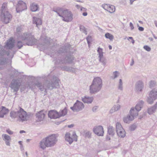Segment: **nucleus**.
<instances>
[{
    "instance_id": "f257e3e1",
    "label": "nucleus",
    "mask_w": 157,
    "mask_h": 157,
    "mask_svg": "<svg viewBox=\"0 0 157 157\" xmlns=\"http://www.w3.org/2000/svg\"><path fill=\"white\" fill-rule=\"evenodd\" d=\"M59 80L58 78L55 76H53L52 80L51 81L46 80L43 84L38 82L35 83V85L41 91H44L46 93L47 90H51L58 86L59 85Z\"/></svg>"
},
{
    "instance_id": "f03ea898",
    "label": "nucleus",
    "mask_w": 157,
    "mask_h": 157,
    "mask_svg": "<svg viewBox=\"0 0 157 157\" xmlns=\"http://www.w3.org/2000/svg\"><path fill=\"white\" fill-rule=\"evenodd\" d=\"M58 134H53L42 139L40 143V147L54 146L58 141Z\"/></svg>"
},
{
    "instance_id": "7ed1b4c3",
    "label": "nucleus",
    "mask_w": 157,
    "mask_h": 157,
    "mask_svg": "<svg viewBox=\"0 0 157 157\" xmlns=\"http://www.w3.org/2000/svg\"><path fill=\"white\" fill-rule=\"evenodd\" d=\"M7 3H3L0 9L1 21L5 24L9 23L12 18V15L7 10Z\"/></svg>"
},
{
    "instance_id": "20e7f679",
    "label": "nucleus",
    "mask_w": 157,
    "mask_h": 157,
    "mask_svg": "<svg viewBox=\"0 0 157 157\" xmlns=\"http://www.w3.org/2000/svg\"><path fill=\"white\" fill-rule=\"evenodd\" d=\"M57 46L55 45L52 46L49 54L51 57L54 58V60H56V57L59 55L69 51L71 45L70 44H67L61 47L58 51H57Z\"/></svg>"
},
{
    "instance_id": "39448f33",
    "label": "nucleus",
    "mask_w": 157,
    "mask_h": 157,
    "mask_svg": "<svg viewBox=\"0 0 157 157\" xmlns=\"http://www.w3.org/2000/svg\"><path fill=\"white\" fill-rule=\"evenodd\" d=\"M27 115L26 112L20 107L19 110L17 111H12L10 113V116L12 119L18 117L19 121L22 122L27 121Z\"/></svg>"
},
{
    "instance_id": "423d86ee",
    "label": "nucleus",
    "mask_w": 157,
    "mask_h": 157,
    "mask_svg": "<svg viewBox=\"0 0 157 157\" xmlns=\"http://www.w3.org/2000/svg\"><path fill=\"white\" fill-rule=\"evenodd\" d=\"M19 37L22 40L26 41V44L28 46H33L36 42V39L31 33H25L19 36Z\"/></svg>"
},
{
    "instance_id": "0eeeda50",
    "label": "nucleus",
    "mask_w": 157,
    "mask_h": 157,
    "mask_svg": "<svg viewBox=\"0 0 157 157\" xmlns=\"http://www.w3.org/2000/svg\"><path fill=\"white\" fill-rule=\"evenodd\" d=\"M157 99V91L155 89L152 90L149 94V96L147 99V102L150 104L153 103L154 101Z\"/></svg>"
},
{
    "instance_id": "6e6552de",
    "label": "nucleus",
    "mask_w": 157,
    "mask_h": 157,
    "mask_svg": "<svg viewBox=\"0 0 157 157\" xmlns=\"http://www.w3.org/2000/svg\"><path fill=\"white\" fill-rule=\"evenodd\" d=\"M73 16L71 11L66 9L64 10L61 17L63 18L62 20L63 21L68 22L72 20Z\"/></svg>"
},
{
    "instance_id": "1a4fd4ad",
    "label": "nucleus",
    "mask_w": 157,
    "mask_h": 157,
    "mask_svg": "<svg viewBox=\"0 0 157 157\" xmlns=\"http://www.w3.org/2000/svg\"><path fill=\"white\" fill-rule=\"evenodd\" d=\"M21 85V83L18 79H13L10 83L9 86L12 90H13L14 92L17 93L19 90Z\"/></svg>"
},
{
    "instance_id": "9d476101",
    "label": "nucleus",
    "mask_w": 157,
    "mask_h": 157,
    "mask_svg": "<svg viewBox=\"0 0 157 157\" xmlns=\"http://www.w3.org/2000/svg\"><path fill=\"white\" fill-rule=\"evenodd\" d=\"M84 107V105L83 103L77 100L73 106L71 107L70 109L73 112H78L82 110Z\"/></svg>"
},
{
    "instance_id": "9b49d317",
    "label": "nucleus",
    "mask_w": 157,
    "mask_h": 157,
    "mask_svg": "<svg viewBox=\"0 0 157 157\" xmlns=\"http://www.w3.org/2000/svg\"><path fill=\"white\" fill-rule=\"evenodd\" d=\"M116 132L117 135L120 137L123 138L125 136V131L121 124L117 122L116 124Z\"/></svg>"
},
{
    "instance_id": "f8f14e48",
    "label": "nucleus",
    "mask_w": 157,
    "mask_h": 157,
    "mask_svg": "<svg viewBox=\"0 0 157 157\" xmlns=\"http://www.w3.org/2000/svg\"><path fill=\"white\" fill-rule=\"evenodd\" d=\"M97 52L99 54L98 58L99 62L101 63V64L104 67H105L107 64V59L103 56L102 49L100 48H98Z\"/></svg>"
},
{
    "instance_id": "ddd939ff",
    "label": "nucleus",
    "mask_w": 157,
    "mask_h": 157,
    "mask_svg": "<svg viewBox=\"0 0 157 157\" xmlns=\"http://www.w3.org/2000/svg\"><path fill=\"white\" fill-rule=\"evenodd\" d=\"M72 137H71L70 134L69 132H67L65 134V140L69 142V144H71L73 140L77 141V136L75 132H72Z\"/></svg>"
},
{
    "instance_id": "4468645a",
    "label": "nucleus",
    "mask_w": 157,
    "mask_h": 157,
    "mask_svg": "<svg viewBox=\"0 0 157 157\" xmlns=\"http://www.w3.org/2000/svg\"><path fill=\"white\" fill-rule=\"evenodd\" d=\"M27 6L25 3L22 1H19L16 6L17 13H20L27 9Z\"/></svg>"
},
{
    "instance_id": "2eb2a0df",
    "label": "nucleus",
    "mask_w": 157,
    "mask_h": 157,
    "mask_svg": "<svg viewBox=\"0 0 157 157\" xmlns=\"http://www.w3.org/2000/svg\"><path fill=\"white\" fill-rule=\"evenodd\" d=\"M93 131L95 134L99 136H103L104 133L103 128L100 125L94 127Z\"/></svg>"
},
{
    "instance_id": "dca6fc26",
    "label": "nucleus",
    "mask_w": 157,
    "mask_h": 157,
    "mask_svg": "<svg viewBox=\"0 0 157 157\" xmlns=\"http://www.w3.org/2000/svg\"><path fill=\"white\" fill-rule=\"evenodd\" d=\"M102 87L91 84L90 86V92L92 94L97 93L100 90Z\"/></svg>"
},
{
    "instance_id": "f3484780",
    "label": "nucleus",
    "mask_w": 157,
    "mask_h": 157,
    "mask_svg": "<svg viewBox=\"0 0 157 157\" xmlns=\"http://www.w3.org/2000/svg\"><path fill=\"white\" fill-rule=\"evenodd\" d=\"M48 115L51 119H56L60 117L59 113L54 110H51L49 111Z\"/></svg>"
},
{
    "instance_id": "a211bd4d",
    "label": "nucleus",
    "mask_w": 157,
    "mask_h": 157,
    "mask_svg": "<svg viewBox=\"0 0 157 157\" xmlns=\"http://www.w3.org/2000/svg\"><path fill=\"white\" fill-rule=\"evenodd\" d=\"M74 57L73 56L70 54H67L65 58L63 59V62H62V63H72L73 62L74 60Z\"/></svg>"
},
{
    "instance_id": "6ab92c4d",
    "label": "nucleus",
    "mask_w": 157,
    "mask_h": 157,
    "mask_svg": "<svg viewBox=\"0 0 157 157\" xmlns=\"http://www.w3.org/2000/svg\"><path fill=\"white\" fill-rule=\"evenodd\" d=\"M14 40L13 38H11L7 40L6 46L8 49H11L14 47Z\"/></svg>"
},
{
    "instance_id": "aec40b11",
    "label": "nucleus",
    "mask_w": 157,
    "mask_h": 157,
    "mask_svg": "<svg viewBox=\"0 0 157 157\" xmlns=\"http://www.w3.org/2000/svg\"><path fill=\"white\" fill-rule=\"evenodd\" d=\"M92 84L95 85L96 86L102 87V80L100 77H97L96 78H95L93 81Z\"/></svg>"
},
{
    "instance_id": "412c9836",
    "label": "nucleus",
    "mask_w": 157,
    "mask_h": 157,
    "mask_svg": "<svg viewBox=\"0 0 157 157\" xmlns=\"http://www.w3.org/2000/svg\"><path fill=\"white\" fill-rule=\"evenodd\" d=\"M144 84L142 81H137L135 85V89L137 91L141 92L144 88Z\"/></svg>"
},
{
    "instance_id": "4be33fe9",
    "label": "nucleus",
    "mask_w": 157,
    "mask_h": 157,
    "mask_svg": "<svg viewBox=\"0 0 157 157\" xmlns=\"http://www.w3.org/2000/svg\"><path fill=\"white\" fill-rule=\"evenodd\" d=\"M45 115L43 111H40L36 114V118H37V121H42L45 117Z\"/></svg>"
},
{
    "instance_id": "5701e85b",
    "label": "nucleus",
    "mask_w": 157,
    "mask_h": 157,
    "mask_svg": "<svg viewBox=\"0 0 157 157\" xmlns=\"http://www.w3.org/2000/svg\"><path fill=\"white\" fill-rule=\"evenodd\" d=\"M9 112V109L4 106H2L0 109V117L3 118Z\"/></svg>"
},
{
    "instance_id": "b1692460",
    "label": "nucleus",
    "mask_w": 157,
    "mask_h": 157,
    "mask_svg": "<svg viewBox=\"0 0 157 157\" xmlns=\"http://www.w3.org/2000/svg\"><path fill=\"white\" fill-rule=\"evenodd\" d=\"M64 10L62 8L59 7L54 8L53 10V11L57 13L58 15L60 17L62 16Z\"/></svg>"
},
{
    "instance_id": "393cba45",
    "label": "nucleus",
    "mask_w": 157,
    "mask_h": 157,
    "mask_svg": "<svg viewBox=\"0 0 157 157\" xmlns=\"http://www.w3.org/2000/svg\"><path fill=\"white\" fill-rule=\"evenodd\" d=\"M33 24H36V26L39 28V26L42 24L41 20L39 18L34 17H33Z\"/></svg>"
},
{
    "instance_id": "a878e982",
    "label": "nucleus",
    "mask_w": 157,
    "mask_h": 157,
    "mask_svg": "<svg viewBox=\"0 0 157 157\" xmlns=\"http://www.w3.org/2000/svg\"><path fill=\"white\" fill-rule=\"evenodd\" d=\"M94 98L92 97L85 96L82 98V101L84 103L87 104L91 103L93 101Z\"/></svg>"
},
{
    "instance_id": "bb28decb",
    "label": "nucleus",
    "mask_w": 157,
    "mask_h": 157,
    "mask_svg": "<svg viewBox=\"0 0 157 157\" xmlns=\"http://www.w3.org/2000/svg\"><path fill=\"white\" fill-rule=\"evenodd\" d=\"M30 9L32 12H36L39 10V6L37 4L33 3L30 4Z\"/></svg>"
},
{
    "instance_id": "cd10ccee",
    "label": "nucleus",
    "mask_w": 157,
    "mask_h": 157,
    "mask_svg": "<svg viewBox=\"0 0 157 157\" xmlns=\"http://www.w3.org/2000/svg\"><path fill=\"white\" fill-rule=\"evenodd\" d=\"M157 109V102L155 105L151 108H148L147 109V112L149 114H152L154 113Z\"/></svg>"
},
{
    "instance_id": "c85d7f7f",
    "label": "nucleus",
    "mask_w": 157,
    "mask_h": 157,
    "mask_svg": "<svg viewBox=\"0 0 157 157\" xmlns=\"http://www.w3.org/2000/svg\"><path fill=\"white\" fill-rule=\"evenodd\" d=\"M61 68L63 71L72 72H75V69L72 67L64 66L61 67Z\"/></svg>"
},
{
    "instance_id": "c756f323",
    "label": "nucleus",
    "mask_w": 157,
    "mask_h": 157,
    "mask_svg": "<svg viewBox=\"0 0 157 157\" xmlns=\"http://www.w3.org/2000/svg\"><path fill=\"white\" fill-rule=\"evenodd\" d=\"M138 111L135 109L134 108H132L130 111V115L131 116H133L134 119V117H136L138 115Z\"/></svg>"
},
{
    "instance_id": "7c9ffc66",
    "label": "nucleus",
    "mask_w": 157,
    "mask_h": 157,
    "mask_svg": "<svg viewBox=\"0 0 157 157\" xmlns=\"http://www.w3.org/2000/svg\"><path fill=\"white\" fill-rule=\"evenodd\" d=\"M108 133L111 136H113L114 134V129L113 127L111 126H109L108 127Z\"/></svg>"
},
{
    "instance_id": "2f4dec72",
    "label": "nucleus",
    "mask_w": 157,
    "mask_h": 157,
    "mask_svg": "<svg viewBox=\"0 0 157 157\" xmlns=\"http://www.w3.org/2000/svg\"><path fill=\"white\" fill-rule=\"evenodd\" d=\"M134 119V117L133 116H131L130 114H128L126 117H124L123 121L125 123H128L129 121H132Z\"/></svg>"
},
{
    "instance_id": "473e14b6",
    "label": "nucleus",
    "mask_w": 157,
    "mask_h": 157,
    "mask_svg": "<svg viewBox=\"0 0 157 157\" xmlns=\"http://www.w3.org/2000/svg\"><path fill=\"white\" fill-rule=\"evenodd\" d=\"M120 105L119 104L115 105L110 110L111 113H113V112L117 111L120 108Z\"/></svg>"
},
{
    "instance_id": "72a5a7b5",
    "label": "nucleus",
    "mask_w": 157,
    "mask_h": 157,
    "mask_svg": "<svg viewBox=\"0 0 157 157\" xmlns=\"http://www.w3.org/2000/svg\"><path fill=\"white\" fill-rule=\"evenodd\" d=\"M59 113L60 117L65 115L67 113V109L66 107H65L63 109L61 110Z\"/></svg>"
},
{
    "instance_id": "f704fd0d",
    "label": "nucleus",
    "mask_w": 157,
    "mask_h": 157,
    "mask_svg": "<svg viewBox=\"0 0 157 157\" xmlns=\"http://www.w3.org/2000/svg\"><path fill=\"white\" fill-rule=\"evenodd\" d=\"M105 36L106 38L109 39L111 41H112L114 38L113 36L108 33L105 34Z\"/></svg>"
},
{
    "instance_id": "c9c22d12",
    "label": "nucleus",
    "mask_w": 157,
    "mask_h": 157,
    "mask_svg": "<svg viewBox=\"0 0 157 157\" xmlns=\"http://www.w3.org/2000/svg\"><path fill=\"white\" fill-rule=\"evenodd\" d=\"M109 9L107 10V11L109 12L110 13H113L115 10V7L113 5H109Z\"/></svg>"
},
{
    "instance_id": "e433bc0d",
    "label": "nucleus",
    "mask_w": 157,
    "mask_h": 157,
    "mask_svg": "<svg viewBox=\"0 0 157 157\" xmlns=\"http://www.w3.org/2000/svg\"><path fill=\"white\" fill-rule=\"evenodd\" d=\"M119 73L118 71H114L113 74V76L110 77V78L113 79H114L117 78L119 75Z\"/></svg>"
},
{
    "instance_id": "4c0bfd02",
    "label": "nucleus",
    "mask_w": 157,
    "mask_h": 157,
    "mask_svg": "<svg viewBox=\"0 0 157 157\" xmlns=\"http://www.w3.org/2000/svg\"><path fill=\"white\" fill-rule=\"evenodd\" d=\"M79 27L81 31H82L86 35L87 34V33L86 29L85 28V27L83 25H80Z\"/></svg>"
},
{
    "instance_id": "58836bf2",
    "label": "nucleus",
    "mask_w": 157,
    "mask_h": 157,
    "mask_svg": "<svg viewBox=\"0 0 157 157\" xmlns=\"http://www.w3.org/2000/svg\"><path fill=\"white\" fill-rule=\"evenodd\" d=\"M23 43L21 41H18L17 42V45L19 49H21L23 45Z\"/></svg>"
},
{
    "instance_id": "ea45409f",
    "label": "nucleus",
    "mask_w": 157,
    "mask_h": 157,
    "mask_svg": "<svg viewBox=\"0 0 157 157\" xmlns=\"http://www.w3.org/2000/svg\"><path fill=\"white\" fill-rule=\"evenodd\" d=\"M22 28L21 26H18L17 27L16 29V33L17 34L19 35L22 31Z\"/></svg>"
},
{
    "instance_id": "a19ab883",
    "label": "nucleus",
    "mask_w": 157,
    "mask_h": 157,
    "mask_svg": "<svg viewBox=\"0 0 157 157\" xmlns=\"http://www.w3.org/2000/svg\"><path fill=\"white\" fill-rule=\"evenodd\" d=\"M2 136L3 137V140H10L11 138L8 135L5 134H3Z\"/></svg>"
},
{
    "instance_id": "79ce46f5",
    "label": "nucleus",
    "mask_w": 157,
    "mask_h": 157,
    "mask_svg": "<svg viewBox=\"0 0 157 157\" xmlns=\"http://www.w3.org/2000/svg\"><path fill=\"white\" fill-rule=\"evenodd\" d=\"M123 83L122 82V80L121 79H119V86L118 87V89L122 90L123 89Z\"/></svg>"
},
{
    "instance_id": "37998d69",
    "label": "nucleus",
    "mask_w": 157,
    "mask_h": 157,
    "mask_svg": "<svg viewBox=\"0 0 157 157\" xmlns=\"http://www.w3.org/2000/svg\"><path fill=\"white\" fill-rule=\"evenodd\" d=\"M155 82L154 81L151 80L149 83V86L152 88L155 86Z\"/></svg>"
},
{
    "instance_id": "c03bdc74",
    "label": "nucleus",
    "mask_w": 157,
    "mask_h": 157,
    "mask_svg": "<svg viewBox=\"0 0 157 157\" xmlns=\"http://www.w3.org/2000/svg\"><path fill=\"white\" fill-rule=\"evenodd\" d=\"M87 43L89 45H90L91 42L92 41V38L91 36H88L86 38Z\"/></svg>"
},
{
    "instance_id": "a18cd8bd",
    "label": "nucleus",
    "mask_w": 157,
    "mask_h": 157,
    "mask_svg": "<svg viewBox=\"0 0 157 157\" xmlns=\"http://www.w3.org/2000/svg\"><path fill=\"white\" fill-rule=\"evenodd\" d=\"M109 5H110L103 4L102 5V7L105 9V10L107 11L108 9H109Z\"/></svg>"
},
{
    "instance_id": "49530a36",
    "label": "nucleus",
    "mask_w": 157,
    "mask_h": 157,
    "mask_svg": "<svg viewBox=\"0 0 157 157\" xmlns=\"http://www.w3.org/2000/svg\"><path fill=\"white\" fill-rule=\"evenodd\" d=\"M91 133L89 131L86 132L85 134V137L86 138H90L91 136Z\"/></svg>"
},
{
    "instance_id": "de8ad7c7",
    "label": "nucleus",
    "mask_w": 157,
    "mask_h": 157,
    "mask_svg": "<svg viewBox=\"0 0 157 157\" xmlns=\"http://www.w3.org/2000/svg\"><path fill=\"white\" fill-rule=\"evenodd\" d=\"M142 108L141 105H138V104L136 105L135 108H134L136 110L138 111H140Z\"/></svg>"
},
{
    "instance_id": "09e8293b",
    "label": "nucleus",
    "mask_w": 157,
    "mask_h": 157,
    "mask_svg": "<svg viewBox=\"0 0 157 157\" xmlns=\"http://www.w3.org/2000/svg\"><path fill=\"white\" fill-rule=\"evenodd\" d=\"M143 48L144 49L148 52H149L151 50V48L150 47L147 45L144 46Z\"/></svg>"
},
{
    "instance_id": "8fccbe9b",
    "label": "nucleus",
    "mask_w": 157,
    "mask_h": 157,
    "mask_svg": "<svg viewBox=\"0 0 157 157\" xmlns=\"http://www.w3.org/2000/svg\"><path fill=\"white\" fill-rule=\"evenodd\" d=\"M44 42L45 44V45L46 44L47 46H48L51 45V43H50L49 40L45 39L44 40Z\"/></svg>"
},
{
    "instance_id": "3c124183",
    "label": "nucleus",
    "mask_w": 157,
    "mask_h": 157,
    "mask_svg": "<svg viewBox=\"0 0 157 157\" xmlns=\"http://www.w3.org/2000/svg\"><path fill=\"white\" fill-rule=\"evenodd\" d=\"M136 128V126L135 124L132 125L130 127V129L131 131H133Z\"/></svg>"
},
{
    "instance_id": "603ef678",
    "label": "nucleus",
    "mask_w": 157,
    "mask_h": 157,
    "mask_svg": "<svg viewBox=\"0 0 157 157\" xmlns=\"http://www.w3.org/2000/svg\"><path fill=\"white\" fill-rule=\"evenodd\" d=\"M6 132L10 135H12L13 133V132L10 130L9 129H7Z\"/></svg>"
},
{
    "instance_id": "864d4df0",
    "label": "nucleus",
    "mask_w": 157,
    "mask_h": 157,
    "mask_svg": "<svg viewBox=\"0 0 157 157\" xmlns=\"http://www.w3.org/2000/svg\"><path fill=\"white\" fill-rule=\"evenodd\" d=\"M137 27H138V29L139 31H143L144 30V28L142 27H140L138 24L137 25Z\"/></svg>"
},
{
    "instance_id": "5fc2aeb1",
    "label": "nucleus",
    "mask_w": 157,
    "mask_h": 157,
    "mask_svg": "<svg viewBox=\"0 0 157 157\" xmlns=\"http://www.w3.org/2000/svg\"><path fill=\"white\" fill-rule=\"evenodd\" d=\"M144 102L143 101H140L139 102H138V105H141V107H142V106H143V104H144Z\"/></svg>"
},
{
    "instance_id": "6e6d98bb",
    "label": "nucleus",
    "mask_w": 157,
    "mask_h": 157,
    "mask_svg": "<svg viewBox=\"0 0 157 157\" xmlns=\"http://www.w3.org/2000/svg\"><path fill=\"white\" fill-rule=\"evenodd\" d=\"M98 108V106H95L93 108L92 110L93 112H95L96 111L97 109Z\"/></svg>"
},
{
    "instance_id": "4d7b16f0",
    "label": "nucleus",
    "mask_w": 157,
    "mask_h": 157,
    "mask_svg": "<svg viewBox=\"0 0 157 157\" xmlns=\"http://www.w3.org/2000/svg\"><path fill=\"white\" fill-rule=\"evenodd\" d=\"M129 25L131 28V29L132 30L134 28V27L132 23L131 22L130 23Z\"/></svg>"
},
{
    "instance_id": "13d9d810",
    "label": "nucleus",
    "mask_w": 157,
    "mask_h": 157,
    "mask_svg": "<svg viewBox=\"0 0 157 157\" xmlns=\"http://www.w3.org/2000/svg\"><path fill=\"white\" fill-rule=\"evenodd\" d=\"M10 141V140H6V144L7 146H10V142H9Z\"/></svg>"
},
{
    "instance_id": "bf43d9fd",
    "label": "nucleus",
    "mask_w": 157,
    "mask_h": 157,
    "mask_svg": "<svg viewBox=\"0 0 157 157\" xmlns=\"http://www.w3.org/2000/svg\"><path fill=\"white\" fill-rule=\"evenodd\" d=\"M134 61L133 59H132V62H131V63L130 64V66H132L134 64Z\"/></svg>"
},
{
    "instance_id": "052dcab7",
    "label": "nucleus",
    "mask_w": 157,
    "mask_h": 157,
    "mask_svg": "<svg viewBox=\"0 0 157 157\" xmlns=\"http://www.w3.org/2000/svg\"><path fill=\"white\" fill-rule=\"evenodd\" d=\"M74 126V124H71V125H68V127L69 128H71L73 127Z\"/></svg>"
},
{
    "instance_id": "680f3d73",
    "label": "nucleus",
    "mask_w": 157,
    "mask_h": 157,
    "mask_svg": "<svg viewBox=\"0 0 157 157\" xmlns=\"http://www.w3.org/2000/svg\"><path fill=\"white\" fill-rule=\"evenodd\" d=\"M87 12H84L83 13H82V15L83 16H87Z\"/></svg>"
},
{
    "instance_id": "e2e57ef3",
    "label": "nucleus",
    "mask_w": 157,
    "mask_h": 157,
    "mask_svg": "<svg viewBox=\"0 0 157 157\" xmlns=\"http://www.w3.org/2000/svg\"><path fill=\"white\" fill-rule=\"evenodd\" d=\"M80 10L81 11H84L85 10V8L83 7H81Z\"/></svg>"
},
{
    "instance_id": "0e129e2a",
    "label": "nucleus",
    "mask_w": 157,
    "mask_h": 157,
    "mask_svg": "<svg viewBox=\"0 0 157 157\" xmlns=\"http://www.w3.org/2000/svg\"><path fill=\"white\" fill-rule=\"evenodd\" d=\"M106 139L107 140H109L110 139V137L108 136H107L106 137Z\"/></svg>"
},
{
    "instance_id": "69168bd1",
    "label": "nucleus",
    "mask_w": 157,
    "mask_h": 157,
    "mask_svg": "<svg viewBox=\"0 0 157 157\" xmlns=\"http://www.w3.org/2000/svg\"><path fill=\"white\" fill-rule=\"evenodd\" d=\"M19 144L21 145L20 147H22V141H19L18 142Z\"/></svg>"
},
{
    "instance_id": "338daca9",
    "label": "nucleus",
    "mask_w": 157,
    "mask_h": 157,
    "mask_svg": "<svg viewBox=\"0 0 157 157\" xmlns=\"http://www.w3.org/2000/svg\"><path fill=\"white\" fill-rule=\"evenodd\" d=\"M149 40L151 41H152L153 40V39L151 37H150L148 38Z\"/></svg>"
},
{
    "instance_id": "774afa93",
    "label": "nucleus",
    "mask_w": 157,
    "mask_h": 157,
    "mask_svg": "<svg viewBox=\"0 0 157 157\" xmlns=\"http://www.w3.org/2000/svg\"><path fill=\"white\" fill-rule=\"evenodd\" d=\"M154 22L155 24V26L156 27H157V21H154Z\"/></svg>"
}]
</instances>
